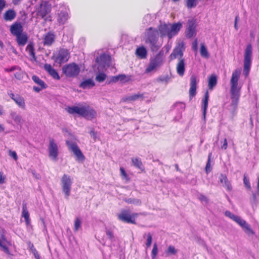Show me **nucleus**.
Segmentation results:
<instances>
[{
	"label": "nucleus",
	"mask_w": 259,
	"mask_h": 259,
	"mask_svg": "<svg viewBox=\"0 0 259 259\" xmlns=\"http://www.w3.org/2000/svg\"><path fill=\"white\" fill-rule=\"evenodd\" d=\"M65 110L70 114H77L88 120H92L97 116L96 110L86 103L79 104L77 106H68Z\"/></svg>",
	"instance_id": "f257e3e1"
},
{
	"label": "nucleus",
	"mask_w": 259,
	"mask_h": 259,
	"mask_svg": "<svg viewBox=\"0 0 259 259\" xmlns=\"http://www.w3.org/2000/svg\"><path fill=\"white\" fill-rule=\"evenodd\" d=\"M240 69H235L232 73L230 79V94L231 106L236 108L240 97L241 87H238V81L241 74Z\"/></svg>",
	"instance_id": "f03ea898"
},
{
	"label": "nucleus",
	"mask_w": 259,
	"mask_h": 259,
	"mask_svg": "<svg viewBox=\"0 0 259 259\" xmlns=\"http://www.w3.org/2000/svg\"><path fill=\"white\" fill-rule=\"evenodd\" d=\"M182 28V23L179 22L174 23H160L158 26V33L161 37L167 36L169 39L177 35Z\"/></svg>",
	"instance_id": "7ed1b4c3"
},
{
	"label": "nucleus",
	"mask_w": 259,
	"mask_h": 259,
	"mask_svg": "<svg viewBox=\"0 0 259 259\" xmlns=\"http://www.w3.org/2000/svg\"><path fill=\"white\" fill-rule=\"evenodd\" d=\"M158 31L157 29L150 27L146 30L145 42L149 44L152 52H157L160 46L158 45Z\"/></svg>",
	"instance_id": "20e7f679"
},
{
	"label": "nucleus",
	"mask_w": 259,
	"mask_h": 259,
	"mask_svg": "<svg viewBox=\"0 0 259 259\" xmlns=\"http://www.w3.org/2000/svg\"><path fill=\"white\" fill-rule=\"evenodd\" d=\"M163 51L161 50L153 57H151L145 69V73L151 72L161 66L163 63Z\"/></svg>",
	"instance_id": "39448f33"
},
{
	"label": "nucleus",
	"mask_w": 259,
	"mask_h": 259,
	"mask_svg": "<svg viewBox=\"0 0 259 259\" xmlns=\"http://www.w3.org/2000/svg\"><path fill=\"white\" fill-rule=\"evenodd\" d=\"M252 54V46L250 44H249L246 47L244 55L243 73L246 77L248 76L249 73L251 65Z\"/></svg>",
	"instance_id": "423d86ee"
},
{
	"label": "nucleus",
	"mask_w": 259,
	"mask_h": 259,
	"mask_svg": "<svg viewBox=\"0 0 259 259\" xmlns=\"http://www.w3.org/2000/svg\"><path fill=\"white\" fill-rule=\"evenodd\" d=\"M142 213H130V210L128 209H122L120 213L118 214L117 218L118 220L122 222L127 224L136 225V218Z\"/></svg>",
	"instance_id": "0eeeda50"
},
{
	"label": "nucleus",
	"mask_w": 259,
	"mask_h": 259,
	"mask_svg": "<svg viewBox=\"0 0 259 259\" xmlns=\"http://www.w3.org/2000/svg\"><path fill=\"white\" fill-rule=\"evenodd\" d=\"M62 72L67 77H74L79 74L80 68L75 63H71L65 65L62 67Z\"/></svg>",
	"instance_id": "6e6552de"
},
{
	"label": "nucleus",
	"mask_w": 259,
	"mask_h": 259,
	"mask_svg": "<svg viewBox=\"0 0 259 259\" xmlns=\"http://www.w3.org/2000/svg\"><path fill=\"white\" fill-rule=\"evenodd\" d=\"M69 58V50L64 48H60L58 52L52 57L55 62L60 64L66 62Z\"/></svg>",
	"instance_id": "1a4fd4ad"
},
{
	"label": "nucleus",
	"mask_w": 259,
	"mask_h": 259,
	"mask_svg": "<svg viewBox=\"0 0 259 259\" xmlns=\"http://www.w3.org/2000/svg\"><path fill=\"white\" fill-rule=\"evenodd\" d=\"M66 144L68 149L71 151L76 156V160L80 161H83L84 160L85 156L76 143L66 141Z\"/></svg>",
	"instance_id": "9d476101"
},
{
	"label": "nucleus",
	"mask_w": 259,
	"mask_h": 259,
	"mask_svg": "<svg viewBox=\"0 0 259 259\" xmlns=\"http://www.w3.org/2000/svg\"><path fill=\"white\" fill-rule=\"evenodd\" d=\"M51 5L47 1H42L36 10V15L44 19L47 15L51 13Z\"/></svg>",
	"instance_id": "9b49d317"
},
{
	"label": "nucleus",
	"mask_w": 259,
	"mask_h": 259,
	"mask_svg": "<svg viewBox=\"0 0 259 259\" xmlns=\"http://www.w3.org/2000/svg\"><path fill=\"white\" fill-rule=\"evenodd\" d=\"M62 188L63 192L65 194V197L68 198L70 195V191L72 185V181L69 176L64 174L61 179Z\"/></svg>",
	"instance_id": "f8f14e48"
},
{
	"label": "nucleus",
	"mask_w": 259,
	"mask_h": 259,
	"mask_svg": "<svg viewBox=\"0 0 259 259\" xmlns=\"http://www.w3.org/2000/svg\"><path fill=\"white\" fill-rule=\"evenodd\" d=\"M48 150L49 157L53 160L57 161L59 153L58 148L53 138H50Z\"/></svg>",
	"instance_id": "ddd939ff"
},
{
	"label": "nucleus",
	"mask_w": 259,
	"mask_h": 259,
	"mask_svg": "<svg viewBox=\"0 0 259 259\" xmlns=\"http://www.w3.org/2000/svg\"><path fill=\"white\" fill-rule=\"evenodd\" d=\"M198 80L195 75H191L190 79V88L189 90L190 99L191 100L196 95L197 84Z\"/></svg>",
	"instance_id": "4468645a"
},
{
	"label": "nucleus",
	"mask_w": 259,
	"mask_h": 259,
	"mask_svg": "<svg viewBox=\"0 0 259 259\" xmlns=\"http://www.w3.org/2000/svg\"><path fill=\"white\" fill-rule=\"evenodd\" d=\"M242 228L245 232L248 234H254V231L251 229L250 225L240 217L238 216L235 221Z\"/></svg>",
	"instance_id": "2eb2a0df"
},
{
	"label": "nucleus",
	"mask_w": 259,
	"mask_h": 259,
	"mask_svg": "<svg viewBox=\"0 0 259 259\" xmlns=\"http://www.w3.org/2000/svg\"><path fill=\"white\" fill-rule=\"evenodd\" d=\"M10 31L14 36L23 32V25L19 22H15L10 27Z\"/></svg>",
	"instance_id": "dca6fc26"
},
{
	"label": "nucleus",
	"mask_w": 259,
	"mask_h": 259,
	"mask_svg": "<svg viewBox=\"0 0 259 259\" xmlns=\"http://www.w3.org/2000/svg\"><path fill=\"white\" fill-rule=\"evenodd\" d=\"M56 36L55 34L49 31L44 35L43 45L45 46H51L55 41Z\"/></svg>",
	"instance_id": "f3484780"
},
{
	"label": "nucleus",
	"mask_w": 259,
	"mask_h": 259,
	"mask_svg": "<svg viewBox=\"0 0 259 259\" xmlns=\"http://www.w3.org/2000/svg\"><path fill=\"white\" fill-rule=\"evenodd\" d=\"M209 94L208 91H206L204 95V97L201 102V108L202 111L203 119L205 121L206 119V111L208 105Z\"/></svg>",
	"instance_id": "a211bd4d"
},
{
	"label": "nucleus",
	"mask_w": 259,
	"mask_h": 259,
	"mask_svg": "<svg viewBox=\"0 0 259 259\" xmlns=\"http://www.w3.org/2000/svg\"><path fill=\"white\" fill-rule=\"evenodd\" d=\"M69 18V15L66 10L59 11L57 15V21L59 25L64 24Z\"/></svg>",
	"instance_id": "6ab92c4d"
},
{
	"label": "nucleus",
	"mask_w": 259,
	"mask_h": 259,
	"mask_svg": "<svg viewBox=\"0 0 259 259\" xmlns=\"http://www.w3.org/2000/svg\"><path fill=\"white\" fill-rule=\"evenodd\" d=\"M16 37V41L19 47H24L26 45L28 40V36L27 34L23 32V33L17 35Z\"/></svg>",
	"instance_id": "aec40b11"
},
{
	"label": "nucleus",
	"mask_w": 259,
	"mask_h": 259,
	"mask_svg": "<svg viewBox=\"0 0 259 259\" xmlns=\"http://www.w3.org/2000/svg\"><path fill=\"white\" fill-rule=\"evenodd\" d=\"M44 69L54 79L56 80L60 79V77L58 73L52 67L51 64H45L44 65Z\"/></svg>",
	"instance_id": "412c9836"
},
{
	"label": "nucleus",
	"mask_w": 259,
	"mask_h": 259,
	"mask_svg": "<svg viewBox=\"0 0 259 259\" xmlns=\"http://www.w3.org/2000/svg\"><path fill=\"white\" fill-rule=\"evenodd\" d=\"M219 180L221 183L223 184V186L225 187L227 191H231L232 190V185L226 175L221 174L220 176Z\"/></svg>",
	"instance_id": "4be33fe9"
},
{
	"label": "nucleus",
	"mask_w": 259,
	"mask_h": 259,
	"mask_svg": "<svg viewBox=\"0 0 259 259\" xmlns=\"http://www.w3.org/2000/svg\"><path fill=\"white\" fill-rule=\"evenodd\" d=\"M25 50L29 56L30 60L33 61H36V57L35 56L33 43L32 42H30L26 46Z\"/></svg>",
	"instance_id": "5701e85b"
},
{
	"label": "nucleus",
	"mask_w": 259,
	"mask_h": 259,
	"mask_svg": "<svg viewBox=\"0 0 259 259\" xmlns=\"http://www.w3.org/2000/svg\"><path fill=\"white\" fill-rule=\"evenodd\" d=\"M183 56V50L182 49V47H181L178 46L175 48L172 53L169 56V58L170 60H174L177 58H179L180 59H183L182 57Z\"/></svg>",
	"instance_id": "b1692460"
},
{
	"label": "nucleus",
	"mask_w": 259,
	"mask_h": 259,
	"mask_svg": "<svg viewBox=\"0 0 259 259\" xmlns=\"http://www.w3.org/2000/svg\"><path fill=\"white\" fill-rule=\"evenodd\" d=\"M144 98V93H139L137 94L133 95L130 96L124 97L122 99V101L123 102L135 101L137 100L140 99L143 100Z\"/></svg>",
	"instance_id": "393cba45"
},
{
	"label": "nucleus",
	"mask_w": 259,
	"mask_h": 259,
	"mask_svg": "<svg viewBox=\"0 0 259 259\" xmlns=\"http://www.w3.org/2000/svg\"><path fill=\"white\" fill-rule=\"evenodd\" d=\"M176 70L177 73L180 76H183L185 71V62L184 59H180L177 64Z\"/></svg>",
	"instance_id": "a878e982"
},
{
	"label": "nucleus",
	"mask_w": 259,
	"mask_h": 259,
	"mask_svg": "<svg viewBox=\"0 0 259 259\" xmlns=\"http://www.w3.org/2000/svg\"><path fill=\"white\" fill-rule=\"evenodd\" d=\"M16 16V13L14 9L7 10L3 15V18L6 21H12Z\"/></svg>",
	"instance_id": "bb28decb"
},
{
	"label": "nucleus",
	"mask_w": 259,
	"mask_h": 259,
	"mask_svg": "<svg viewBox=\"0 0 259 259\" xmlns=\"http://www.w3.org/2000/svg\"><path fill=\"white\" fill-rule=\"evenodd\" d=\"M186 36L191 38L196 34V25L192 21L189 22L188 27L186 29Z\"/></svg>",
	"instance_id": "cd10ccee"
},
{
	"label": "nucleus",
	"mask_w": 259,
	"mask_h": 259,
	"mask_svg": "<svg viewBox=\"0 0 259 259\" xmlns=\"http://www.w3.org/2000/svg\"><path fill=\"white\" fill-rule=\"evenodd\" d=\"M136 55L141 59H146L147 56V51L143 46L138 47L136 50Z\"/></svg>",
	"instance_id": "c85d7f7f"
},
{
	"label": "nucleus",
	"mask_w": 259,
	"mask_h": 259,
	"mask_svg": "<svg viewBox=\"0 0 259 259\" xmlns=\"http://www.w3.org/2000/svg\"><path fill=\"white\" fill-rule=\"evenodd\" d=\"M132 162L134 166L142 171L144 170V166L142 163L141 159L139 157H133L132 158Z\"/></svg>",
	"instance_id": "c756f323"
},
{
	"label": "nucleus",
	"mask_w": 259,
	"mask_h": 259,
	"mask_svg": "<svg viewBox=\"0 0 259 259\" xmlns=\"http://www.w3.org/2000/svg\"><path fill=\"white\" fill-rule=\"evenodd\" d=\"M22 215L25 219L26 224L28 225L30 223V220L26 203H23Z\"/></svg>",
	"instance_id": "7c9ffc66"
},
{
	"label": "nucleus",
	"mask_w": 259,
	"mask_h": 259,
	"mask_svg": "<svg viewBox=\"0 0 259 259\" xmlns=\"http://www.w3.org/2000/svg\"><path fill=\"white\" fill-rule=\"evenodd\" d=\"M95 86V83L94 81L90 78L85 80L81 82L80 84L79 87L83 89L87 88H91Z\"/></svg>",
	"instance_id": "2f4dec72"
},
{
	"label": "nucleus",
	"mask_w": 259,
	"mask_h": 259,
	"mask_svg": "<svg viewBox=\"0 0 259 259\" xmlns=\"http://www.w3.org/2000/svg\"><path fill=\"white\" fill-rule=\"evenodd\" d=\"M16 104L21 108L25 109V103L24 99L19 95H16V99L14 101Z\"/></svg>",
	"instance_id": "473e14b6"
},
{
	"label": "nucleus",
	"mask_w": 259,
	"mask_h": 259,
	"mask_svg": "<svg viewBox=\"0 0 259 259\" xmlns=\"http://www.w3.org/2000/svg\"><path fill=\"white\" fill-rule=\"evenodd\" d=\"M217 83V76L212 74L208 79V88L210 90H212Z\"/></svg>",
	"instance_id": "72a5a7b5"
},
{
	"label": "nucleus",
	"mask_w": 259,
	"mask_h": 259,
	"mask_svg": "<svg viewBox=\"0 0 259 259\" xmlns=\"http://www.w3.org/2000/svg\"><path fill=\"white\" fill-rule=\"evenodd\" d=\"M32 80L39 86L42 87L43 88H47V84L39 77L36 75H33L32 76Z\"/></svg>",
	"instance_id": "f704fd0d"
},
{
	"label": "nucleus",
	"mask_w": 259,
	"mask_h": 259,
	"mask_svg": "<svg viewBox=\"0 0 259 259\" xmlns=\"http://www.w3.org/2000/svg\"><path fill=\"white\" fill-rule=\"evenodd\" d=\"M17 71L14 73L15 77L18 80H22L23 78L24 72V71L19 67L18 69H17Z\"/></svg>",
	"instance_id": "c9c22d12"
},
{
	"label": "nucleus",
	"mask_w": 259,
	"mask_h": 259,
	"mask_svg": "<svg viewBox=\"0 0 259 259\" xmlns=\"http://www.w3.org/2000/svg\"><path fill=\"white\" fill-rule=\"evenodd\" d=\"M106 77L107 75L105 73L100 72L97 74L95 79L99 82H102L106 79Z\"/></svg>",
	"instance_id": "e433bc0d"
},
{
	"label": "nucleus",
	"mask_w": 259,
	"mask_h": 259,
	"mask_svg": "<svg viewBox=\"0 0 259 259\" xmlns=\"http://www.w3.org/2000/svg\"><path fill=\"white\" fill-rule=\"evenodd\" d=\"M147 236V241L146 243V248H148L150 247L152 244V235L150 233H148L147 234H145L143 236L144 237Z\"/></svg>",
	"instance_id": "4c0bfd02"
},
{
	"label": "nucleus",
	"mask_w": 259,
	"mask_h": 259,
	"mask_svg": "<svg viewBox=\"0 0 259 259\" xmlns=\"http://www.w3.org/2000/svg\"><path fill=\"white\" fill-rule=\"evenodd\" d=\"M200 54H201V56L205 57V58H208L209 56V54L207 52V49L205 47L204 44H201Z\"/></svg>",
	"instance_id": "58836bf2"
},
{
	"label": "nucleus",
	"mask_w": 259,
	"mask_h": 259,
	"mask_svg": "<svg viewBox=\"0 0 259 259\" xmlns=\"http://www.w3.org/2000/svg\"><path fill=\"white\" fill-rule=\"evenodd\" d=\"M197 4V0H186V6L188 9L195 7Z\"/></svg>",
	"instance_id": "ea45409f"
},
{
	"label": "nucleus",
	"mask_w": 259,
	"mask_h": 259,
	"mask_svg": "<svg viewBox=\"0 0 259 259\" xmlns=\"http://www.w3.org/2000/svg\"><path fill=\"white\" fill-rule=\"evenodd\" d=\"M120 176L123 179L126 180L127 182L130 181V178L128 176L124 168L123 167H120Z\"/></svg>",
	"instance_id": "a19ab883"
},
{
	"label": "nucleus",
	"mask_w": 259,
	"mask_h": 259,
	"mask_svg": "<svg viewBox=\"0 0 259 259\" xmlns=\"http://www.w3.org/2000/svg\"><path fill=\"white\" fill-rule=\"evenodd\" d=\"M125 202L128 204H134L137 205H141L142 202L140 199L128 198L125 200Z\"/></svg>",
	"instance_id": "79ce46f5"
},
{
	"label": "nucleus",
	"mask_w": 259,
	"mask_h": 259,
	"mask_svg": "<svg viewBox=\"0 0 259 259\" xmlns=\"http://www.w3.org/2000/svg\"><path fill=\"white\" fill-rule=\"evenodd\" d=\"M212 153H210L208 155V160L206 163V166H205V171L207 174H208L211 171V167H210V159L211 157Z\"/></svg>",
	"instance_id": "37998d69"
},
{
	"label": "nucleus",
	"mask_w": 259,
	"mask_h": 259,
	"mask_svg": "<svg viewBox=\"0 0 259 259\" xmlns=\"http://www.w3.org/2000/svg\"><path fill=\"white\" fill-rule=\"evenodd\" d=\"M177 252V249L172 245H169L166 251L167 255L176 254Z\"/></svg>",
	"instance_id": "c03bdc74"
},
{
	"label": "nucleus",
	"mask_w": 259,
	"mask_h": 259,
	"mask_svg": "<svg viewBox=\"0 0 259 259\" xmlns=\"http://www.w3.org/2000/svg\"><path fill=\"white\" fill-rule=\"evenodd\" d=\"M157 253H158V247H157V244L155 243L153 245V249H152V252H151V256H152V259L155 258V257L156 256V255L157 254Z\"/></svg>",
	"instance_id": "a18cd8bd"
},
{
	"label": "nucleus",
	"mask_w": 259,
	"mask_h": 259,
	"mask_svg": "<svg viewBox=\"0 0 259 259\" xmlns=\"http://www.w3.org/2000/svg\"><path fill=\"white\" fill-rule=\"evenodd\" d=\"M81 222L80 219L78 218H76L74 222V231L76 232L78 230L79 228L81 227Z\"/></svg>",
	"instance_id": "49530a36"
},
{
	"label": "nucleus",
	"mask_w": 259,
	"mask_h": 259,
	"mask_svg": "<svg viewBox=\"0 0 259 259\" xmlns=\"http://www.w3.org/2000/svg\"><path fill=\"white\" fill-rule=\"evenodd\" d=\"M225 214L226 217H228V218L233 220L234 221H235V220L238 217L237 215L234 214L233 213H232L229 210L226 211L225 212Z\"/></svg>",
	"instance_id": "de8ad7c7"
},
{
	"label": "nucleus",
	"mask_w": 259,
	"mask_h": 259,
	"mask_svg": "<svg viewBox=\"0 0 259 259\" xmlns=\"http://www.w3.org/2000/svg\"><path fill=\"white\" fill-rule=\"evenodd\" d=\"M118 80L122 82H127L130 80V78L125 74H119L118 75Z\"/></svg>",
	"instance_id": "09e8293b"
},
{
	"label": "nucleus",
	"mask_w": 259,
	"mask_h": 259,
	"mask_svg": "<svg viewBox=\"0 0 259 259\" xmlns=\"http://www.w3.org/2000/svg\"><path fill=\"white\" fill-rule=\"evenodd\" d=\"M243 183H244V184L245 187L248 190L251 189V186H250V184L249 180L245 176H244V178H243Z\"/></svg>",
	"instance_id": "8fccbe9b"
},
{
	"label": "nucleus",
	"mask_w": 259,
	"mask_h": 259,
	"mask_svg": "<svg viewBox=\"0 0 259 259\" xmlns=\"http://www.w3.org/2000/svg\"><path fill=\"white\" fill-rule=\"evenodd\" d=\"M31 249L33 253V255L36 259H40L39 254L36 249L34 247L33 245L31 244Z\"/></svg>",
	"instance_id": "3c124183"
},
{
	"label": "nucleus",
	"mask_w": 259,
	"mask_h": 259,
	"mask_svg": "<svg viewBox=\"0 0 259 259\" xmlns=\"http://www.w3.org/2000/svg\"><path fill=\"white\" fill-rule=\"evenodd\" d=\"M0 247H1L2 248L3 251L5 253H7L8 254H10V250L9 249V248L6 245L3 244L2 243V241L1 240H0Z\"/></svg>",
	"instance_id": "603ef678"
},
{
	"label": "nucleus",
	"mask_w": 259,
	"mask_h": 259,
	"mask_svg": "<svg viewBox=\"0 0 259 259\" xmlns=\"http://www.w3.org/2000/svg\"><path fill=\"white\" fill-rule=\"evenodd\" d=\"M19 68V66H13L10 68H6L4 69L5 72H12L13 71L16 70L17 69Z\"/></svg>",
	"instance_id": "864d4df0"
},
{
	"label": "nucleus",
	"mask_w": 259,
	"mask_h": 259,
	"mask_svg": "<svg viewBox=\"0 0 259 259\" xmlns=\"http://www.w3.org/2000/svg\"><path fill=\"white\" fill-rule=\"evenodd\" d=\"M9 155L11 157H13L15 160H16V161L17 160L18 156H17L16 152L15 151L9 150Z\"/></svg>",
	"instance_id": "5fc2aeb1"
},
{
	"label": "nucleus",
	"mask_w": 259,
	"mask_h": 259,
	"mask_svg": "<svg viewBox=\"0 0 259 259\" xmlns=\"http://www.w3.org/2000/svg\"><path fill=\"white\" fill-rule=\"evenodd\" d=\"M6 179V176L4 174L2 171L0 172V184H3L5 182Z\"/></svg>",
	"instance_id": "6e6d98bb"
},
{
	"label": "nucleus",
	"mask_w": 259,
	"mask_h": 259,
	"mask_svg": "<svg viewBox=\"0 0 259 259\" xmlns=\"http://www.w3.org/2000/svg\"><path fill=\"white\" fill-rule=\"evenodd\" d=\"M6 5V2L5 0H0V13L2 12Z\"/></svg>",
	"instance_id": "4d7b16f0"
},
{
	"label": "nucleus",
	"mask_w": 259,
	"mask_h": 259,
	"mask_svg": "<svg viewBox=\"0 0 259 259\" xmlns=\"http://www.w3.org/2000/svg\"><path fill=\"white\" fill-rule=\"evenodd\" d=\"M118 80V75L113 76L111 77L110 80L108 82V84L114 82L115 83L117 82Z\"/></svg>",
	"instance_id": "13d9d810"
},
{
	"label": "nucleus",
	"mask_w": 259,
	"mask_h": 259,
	"mask_svg": "<svg viewBox=\"0 0 259 259\" xmlns=\"http://www.w3.org/2000/svg\"><path fill=\"white\" fill-rule=\"evenodd\" d=\"M13 120H14V121L18 122V123H20L22 120L21 117L18 115L15 114V115L13 116Z\"/></svg>",
	"instance_id": "bf43d9fd"
},
{
	"label": "nucleus",
	"mask_w": 259,
	"mask_h": 259,
	"mask_svg": "<svg viewBox=\"0 0 259 259\" xmlns=\"http://www.w3.org/2000/svg\"><path fill=\"white\" fill-rule=\"evenodd\" d=\"M106 235L110 239H113L114 238V235L111 230H107L106 232Z\"/></svg>",
	"instance_id": "052dcab7"
},
{
	"label": "nucleus",
	"mask_w": 259,
	"mask_h": 259,
	"mask_svg": "<svg viewBox=\"0 0 259 259\" xmlns=\"http://www.w3.org/2000/svg\"><path fill=\"white\" fill-rule=\"evenodd\" d=\"M192 48V49L194 51L196 52L197 51V49H198V43H197V39H195L193 42Z\"/></svg>",
	"instance_id": "680f3d73"
},
{
	"label": "nucleus",
	"mask_w": 259,
	"mask_h": 259,
	"mask_svg": "<svg viewBox=\"0 0 259 259\" xmlns=\"http://www.w3.org/2000/svg\"><path fill=\"white\" fill-rule=\"evenodd\" d=\"M47 88H43L42 87H40V86H39V87H35V86H34L33 87V91H34L35 92H39L41 90H43V89H46Z\"/></svg>",
	"instance_id": "e2e57ef3"
},
{
	"label": "nucleus",
	"mask_w": 259,
	"mask_h": 259,
	"mask_svg": "<svg viewBox=\"0 0 259 259\" xmlns=\"http://www.w3.org/2000/svg\"><path fill=\"white\" fill-rule=\"evenodd\" d=\"M223 143V144L221 146V149H222L223 150H226L227 147H228V143H227V139H224Z\"/></svg>",
	"instance_id": "0e129e2a"
},
{
	"label": "nucleus",
	"mask_w": 259,
	"mask_h": 259,
	"mask_svg": "<svg viewBox=\"0 0 259 259\" xmlns=\"http://www.w3.org/2000/svg\"><path fill=\"white\" fill-rule=\"evenodd\" d=\"M199 200L201 201H205L206 203H208V200L207 198L203 194H201L200 195Z\"/></svg>",
	"instance_id": "69168bd1"
},
{
	"label": "nucleus",
	"mask_w": 259,
	"mask_h": 259,
	"mask_svg": "<svg viewBox=\"0 0 259 259\" xmlns=\"http://www.w3.org/2000/svg\"><path fill=\"white\" fill-rule=\"evenodd\" d=\"M168 79V77H159L157 78V81L159 82H166L167 81Z\"/></svg>",
	"instance_id": "338daca9"
},
{
	"label": "nucleus",
	"mask_w": 259,
	"mask_h": 259,
	"mask_svg": "<svg viewBox=\"0 0 259 259\" xmlns=\"http://www.w3.org/2000/svg\"><path fill=\"white\" fill-rule=\"evenodd\" d=\"M8 94L13 101L15 100V99H16V96L14 95V93H12L11 91L8 92Z\"/></svg>",
	"instance_id": "774afa93"
}]
</instances>
